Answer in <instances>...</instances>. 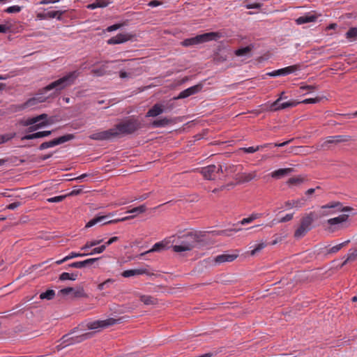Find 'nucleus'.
<instances>
[{"instance_id": "f257e3e1", "label": "nucleus", "mask_w": 357, "mask_h": 357, "mask_svg": "<svg viewBox=\"0 0 357 357\" xmlns=\"http://www.w3.org/2000/svg\"><path fill=\"white\" fill-rule=\"evenodd\" d=\"M142 127L140 121L134 116H130L124 120H122L119 123L113 127L116 134V138H119L123 136L132 135Z\"/></svg>"}, {"instance_id": "f03ea898", "label": "nucleus", "mask_w": 357, "mask_h": 357, "mask_svg": "<svg viewBox=\"0 0 357 357\" xmlns=\"http://www.w3.org/2000/svg\"><path fill=\"white\" fill-rule=\"evenodd\" d=\"M176 244L173 246L175 252L190 251L198 246L199 236L193 232H188L177 236Z\"/></svg>"}, {"instance_id": "7ed1b4c3", "label": "nucleus", "mask_w": 357, "mask_h": 357, "mask_svg": "<svg viewBox=\"0 0 357 357\" xmlns=\"http://www.w3.org/2000/svg\"><path fill=\"white\" fill-rule=\"evenodd\" d=\"M146 211V206L144 204H143V205L139 206L137 207H135L132 209L129 210L126 212L128 213H134L135 215L126 216V217H124L122 218L112 220H107V219L109 216L114 215L113 213H109L107 215L97 216V217H95L94 218L91 219V220H89L86 223V227H93L98 223H100L102 225H106V224H111V223H116L119 222H123V221L134 218L135 217L136 214L144 213Z\"/></svg>"}, {"instance_id": "20e7f679", "label": "nucleus", "mask_w": 357, "mask_h": 357, "mask_svg": "<svg viewBox=\"0 0 357 357\" xmlns=\"http://www.w3.org/2000/svg\"><path fill=\"white\" fill-rule=\"evenodd\" d=\"M80 72L79 70L70 72L63 77L51 82L45 87L43 88V91L54 90L55 92H59L74 84Z\"/></svg>"}, {"instance_id": "39448f33", "label": "nucleus", "mask_w": 357, "mask_h": 357, "mask_svg": "<svg viewBox=\"0 0 357 357\" xmlns=\"http://www.w3.org/2000/svg\"><path fill=\"white\" fill-rule=\"evenodd\" d=\"M80 327H84V324L79 325V327L74 328V330L70 334L65 335L61 337L60 340L61 343L57 346L59 350L68 345L79 343L91 337L93 335L91 333H84L76 336L70 337V335L74 333L76 331L79 330Z\"/></svg>"}, {"instance_id": "423d86ee", "label": "nucleus", "mask_w": 357, "mask_h": 357, "mask_svg": "<svg viewBox=\"0 0 357 357\" xmlns=\"http://www.w3.org/2000/svg\"><path fill=\"white\" fill-rule=\"evenodd\" d=\"M220 37L221 33L219 32L205 33L190 38H186L181 42V45L184 47H189L211 40H217Z\"/></svg>"}, {"instance_id": "0eeeda50", "label": "nucleus", "mask_w": 357, "mask_h": 357, "mask_svg": "<svg viewBox=\"0 0 357 357\" xmlns=\"http://www.w3.org/2000/svg\"><path fill=\"white\" fill-rule=\"evenodd\" d=\"M47 118V115L46 114H42L35 117L29 118L24 121V126H29L27 129V132H32L46 126L48 124V122L46 121Z\"/></svg>"}, {"instance_id": "6e6552de", "label": "nucleus", "mask_w": 357, "mask_h": 357, "mask_svg": "<svg viewBox=\"0 0 357 357\" xmlns=\"http://www.w3.org/2000/svg\"><path fill=\"white\" fill-rule=\"evenodd\" d=\"M119 321L118 319L109 318L105 320H98L86 324L85 327L89 330H95L113 326Z\"/></svg>"}, {"instance_id": "1a4fd4ad", "label": "nucleus", "mask_w": 357, "mask_h": 357, "mask_svg": "<svg viewBox=\"0 0 357 357\" xmlns=\"http://www.w3.org/2000/svg\"><path fill=\"white\" fill-rule=\"evenodd\" d=\"M116 132L113 130V128L107 130L100 131L91 134L89 138L93 140L104 141V140H112L116 139L115 135Z\"/></svg>"}, {"instance_id": "9d476101", "label": "nucleus", "mask_w": 357, "mask_h": 357, "mask_svg": "<svg viewBox=\"0 0 357 357\" xmlns=\"http://www.w3.org/2000/svg\"><path fill=\"white\" fill-rule=\"evenodd\" d=\"M348 218V215L342 214L337 217L328 219L327 223L331 227V230L334 231L336 229L344 228V223L347 221ZM346 227L347 226H345V227Z\"/></svg>"}, {"instance_id": "9b49d317", "label": "nucleus", "mask_w": 357, "mask_h": 357, "mask_svg": "<svg viewBox=\"0 0 357 357\" xmlns=\"http://www.w3.org/2000/svg\"><path fill=\"white\" fill-rule=\"evenodd\" d=\"M351 137L349 135H335V136H329L326 138L324 142L321 144V149H328L329 147V144H338L341 142H346L349 141Z\"/></svg>"}, {"instance_id": "f8f14e48", "label": "nucleus", "mask_w": 357, "mask_h": 357, "mask_svg": "<svg viewBox=\"0 0 357 357\" xmlns=\"http://www.w3.org/2000/svg\"><path fill=\"white\" fill-rule=\"evenodd\" d=\"M282 100V98L279 97L275 102H273L271 105V110L278 111L288 107H294L300 103V102H297L296 100H289L281 103L280 101Z\"/></svg>"}, {"instance_id": "ddd939ff", "label": "nucleus", "mask_w": 357, "mask_h": 357, "mask_svg": "<svg viewBox=\"0 0 357 357\" xmlns=\"http://www.w3.org/2000/svg\"><path fill=\"white\" fill-rule=\"evenodd\" d=\"M239 256V251L237 250H233L231 252H225L219 255L214 258V261L216 264H222L225 262H231L234 261Z\"/></svg>"}, {"instance_id": "4468645a", "label": "nucleus", "mask_w": 357, "mask_h": 357, "mask_svg": "<svg viewBox=\"0 0 357 357\" xmlns=\"http://www.w3.org/2000/svg\"><path fill=\"white\" fill-rule=\"evenodd\" d=\"M301 69V66L298 64L289 66L284 68H281L277 70H274L270 73H268L266 75H268L270 77H276V76H282V75H287L291 73H293L297 70H299Z\"/></svg>"}, {"instance_id": "2eb2a0df", "label": "nucleus", "mask_w": 357, "mask_h": 357, "mask_svg": "<svg viewBox=\"0 0 357 357\" xmlns=\"http://www.w3.org/2000/svg\"><path fill=\"white\" fill-rule=\"evenodd\" d=\"M197 171L207 180H214L216 174V166L215 165H210L204 167Z\"/></svg>"}, {"instance_id": "dca6fc26", "label": "nucleus", "mask_w": 357, "mask_h": 357, "mask_svg": "<svg viewBox=\"0 0 357 357\" xmlns=\"http://www.w3.org/2000/svg\"><path fill=\"white\" fill-rule=\"evenodd\" d=\"M175 238V236H172L169 238V240L165 239L164 241H162L155 243L150 250L142 253L140 255L144 256L150 252H160V251L166 249L168 244L172 241L171 238Z\"/></svg>"}, {"instance_id": "f3484780", "label": "nucleus", "mask_w": 357, "mask_h": 357, "mask_svg": "<svg viewBox=\"0 0 357 357\" xmlns=\"http://www.w3.org/2000/svg\"><path fill=\"white\" fill-rule=\"evenodd\" d=\"M202 89V84H199L193 86L189 87L181 91L176 99H182L188 98L192 95L196 94L199 92Z\"/></svg>"}, {"instance_id": "a211bd4d", "label": "nucleus", "mask_w": 357, "mask_h": 357, "mask_svg": "<svg viewBox=\"0 0 357 357\" xmlns=\"http://www.w3.org/2000/svg\"><path fill=\"white\" fill-rule=\"evenodd\" d=\"M74 138H75L74 135L67 134V135H63L58 138H55L52 140H50V141L46 142L47 144V147L51 148V147H54L55 146L63 144V143L68 142Z\"/></svg>"}, {"instance_id": "6ab92c4d", "label": "nucleus", "mask_w": 357, "mask_h": 357, "mask_svg": "<svg viewBox=\"0 0 357 357\" xmlns=\"http://www.w3.org/2000/svg\"><path fill=\"white\" fill-rule=\"evenodd\" d=\"M131 36L128 33H119L115 36L112 37L107 40L109 45L121 44L130 40Z\"/></svg>"}, {"instance_id": "aec40b11", "label": "nucleus", "mask_w": 357, "mask_h": 357, "mask_svg": "<svg viewBox=\"0 0 357 357\" xmlns=\"http://www.w3.org/2000/svg\"><path fill=\"white\" fill-rule=\"evenodd\" d=\"M335 202H330L326 205L321 206V211L319 212L320 216H328L338 213L337 208L331 207V205H334Z\"/></svg>"}, {"instance_id": "412c9836", "label": "nucleus", "mask_w": 357, "mask_h": 357, "mask_svg": "<svg viewBox=\"0 0 357 357\" xmlns=\"http://www.w3.org/2000/svg\"><path fill=\"white\" fill-rule=\"evenodd\" d=\"M98 259V258H91V259H86L84 261H75V262L70 264L68 265V266L70 268H82L86 266L93 264Z\"/></svg>"}, {"instance_id": "4be33fe9", "label": "nucleus", "mask_w": 357, "mask_h": 357, "mask_svg": "<svg viewBox=\"0 0 357 357\" xmlns=\"http://www.w3.org/2000/svg\"><path fill=\"white\" fill-rule=\"evenodd\" d=\"M52 131H51V130H45V131L37 132L32 133V134H29V135H26L22 137V140H24V139L29 140V139H33L47 137L52 134Z\"/></svg>"}, {"instance_id": "5701e85b", "label": "nucleus", "mask_w": 357, "mask_h": 357, "mask_svg": "<svg viewBox=\"0 0 357 357\" xmlns=\"http://www.w3.org/2000/svg\"><path fill=\"white\" fill-rule=\"evenodd\" d=\"M293 172L292 168H284L275 170L271 172V176L273 178H281Z\"/></svg>"}, {"instance_id": "b1692460", "label": "nucleus", "mask_w": 357, "mask_h": 357, "mask_svg": "<svg viewBox=\"0 0 357 357\" xmlns=\"http://www.w3.org/2000/svg\"><path fill=\"white\" fill-rule=\"evenodd\" d=\"M317 19V16L316 15L309 13V14H307V15H305L298 17L296 20V22L297 24H303L315 22Z\"/></svg>"}, {"instance_id": "393cba45", "label": "nucleus", "mask_w": 357, "mask_h": 357, "mask_svg": "<svg viewBox=\"0 0 357 357\" xmlns=\"http://www.w3.org/2000/svg\"><path fill=\"white\" fill-rule=\"evenodd\" d=\"M163 106L160 104L154 105L146 113V117H155L163 112Z\"/></svg>"}, {"instance_id": "a878e982", "label": "nucleus", "mask_w": 357, "mask_h": 357, "mask_svg": "<svg viewBox=\"0 0 357 357\" xmlns=\"http://www.w3.org/2000/svg\"><path fill=\"white\" fill-rule=\"evenodd\" d=\"M313 213H310L305 216L303 217L301 220V226L307 231H310L311 229V225L313 222Z\"/></svg>"}, {"instance_id": "bb28decb", "label": "nucleus", "mask_w": 357, "mask_h": 357, "mask_svg": "<svg viewBox=\"0 0 357 357\" xmlns=\"http://www.w3.org/2000/svg\"><path fill=\"white\" fill-rule=\"evenodd\" d=\"M257 177L256 172H252L249 173H242L238 176V179L240 183H247Z\"/></svg>"}, {"instance_id": "cd10ccee", "label": "nucleus", "mask_w": 357, "mask_h": 357, "mask_svg": "<svg viewBox=\"0 0 357 357\" xmlns=\"http://www.w3.org/2000/svg\"><path fill=\"white\" fill-rule=\"evenodd\" d=\"M304 204H305L304 199H298V200H289L284 203V206L287 208H300V207L303 206Z\"/></svg>"}, {"instance_id": "c85d7f7f", "label": "nucleus", "mask_w": 357, "mask_h": 357, "mask_svg": "<svg viewBox=\"0 0 357 357\" xmlns=\"http://www.w3.org/2000/svg\"><path fill=\"white\" fill-rule=\"evenodd\" d=\"M146 273L145 269H130L124 271L121 275L124 278H129L135 275H143Z\"/></svg>"}, {"instance_id": "c756f323", "label": "nucleus", "mask_w": 357, "mask_h": 357, "mask_svg": "<svg viewBox=\"0 0 357 357\" xmlns=\"http://www.w3.org/2000/svg\"><path fill=\"white\" fill-rule=\"evenodd\" d=\"M305 180V177L303 176L291 177L288 180L287 184L290 186H299L303 184Z\"/></svg>"}, {"instance_id": "7c9ffc66", "label": "nucleus", "mask_w": 357, "mask_h": 357, "mask_svg": "<svg viewBox=\"0 0 357 357\" xmlns=\"http://www.w3.org/2000/svg\"><path fill=\"white\" fill-rule=\"evenodd\" d=\"M272 146V144L269 143V144H265L264 145H261V146H257L256 147H254V146H250V147H243V148H241L240 150L243 151L244 153H255L259 150H260L261 149H263V148H265V147H271Z\"/></svg>"}, {"instance_id": "2f4dec72", "label": "nucleus", "mask_w": 357, "mask_h": 357, "mask_svg": "<svg viewBox=\"0 0 357 357\" xmlns=\"http://www.w3.org/2000/svg\"><path fill=\"white\" fill-rule=\"evenodd\" d=\"M140 301L145 305H155L157 303V299L149 295H141Z\"/></svg>"}, {"instance_id": "473e14b6", "label": "nucleus", "mask_w": 357, "mask_h": 357, "mask_svg": "<svg viewBox=\"0 0 357 357\" xmlns=\"http://www.w3.org/2000/svg\"><path fill=\"white\" fill-rule=\"evenodd\" d=\"M107 4L108 3L106 0H96L94 3L89 4L87 8L93 10L97 8L106 7Z\"/></svg>"}, {"instance_id": "72a5a7b5", "label": "nucleus", "mask_w": 357, "mask_h": 357, "mask_svg": "<svg viewBox=\"0 0 357 357\" xmlns=\"http://www.w3.org/2000/svg\"><path fill=\"white\" fill-rule=\"evenodd\" d=\"M171 122V120L167 118H163L161 119L155 120L153 122L152 125L155 128H161L165 127L169 124Z\"/></svg>"}, {"instance_id": "f704fd0d", "label": "nucleus", "mask_w": 357, "mask_h": 357, "mask_svg": "<svg viewBox=\"0 0 357 357\" xmlns=\"http://www.w3.org/2000/svg\"><path fill=\"white\" fill-rule=\"evenodd\" d=\"M77 278V273H62L59 276L60 280H75Z\"/></svg>"}, {"instance_id": "c9c22d12", "label": "nucleus", "mask_w": 357, "mask_h": 357, "mask_svg": "<svg viewBox=\"0 0 357 357\" xmlns=\"http://www.w3.org/2000/svg\"><path fill=\"white\" fill-rule=\"evenodd\" d=\"M331 207L337 208L338 213L339 212L351 211L352 210V208L351 207L343 206L342 203L340 202H335L334 205H331Z\"/></svg>"}, {"instance_id": "e433bc0d", "label": "nucleus", "mask_w": 357, "mask_h": 357, "mask_svg": "<svg viewBox=\"0 0 357 357\" xmlns=\"http://www.w3.org/2000/svg\"><path fill=\"white\" fill-rule=\"evenodd\" d=\"M55 296V292L52 289H48L45 292H43L40 295V299L52 300Z\"/></svg>"}, {"instance_id": "4c0bfd02", "label": "nucleus", "mask_w": 357, "mask_h": 357, "mask_svg": "<svg viewBox=\"0 0 357 357\" xmlns=\"http://www.w3.org/2000/svg\"><path fill=\"white\" fill-rule=\"evenodd\" d=\"M63 13H64V11L52 10V11L47 12L45 14V15L47 16V17H49V18H55V17H56L58 20H60Z\"/></svg>"}, {"instance_id": "58836bf2", "label": "nucleus", "mask_w": 357, "mask_h": 357, "mask_svg": "<svg viewBox=\"0 0 357 357\" xmlns=\"http://www.w3.org/2000/svg\"><path fill=\"white\" fill-rule=\"evenodd\" d=\"M346 38L351 40H356L357 38V28L352 27L349 29V31L346 33Z\"/></svg>"}, {"instance_id": "ea45409f", "label": "nucleus", "mask_w": 357, "mask_h": 357, "mask_svg": "<svg viewBox=\"0 0 357 357\" xmlns=\"http://www.w3.org/2000/svg\"><path fill=\"white\" fill-rule=\"evenodd\" d=\"M349 242V241H344V242H343L342 243H340L338 245L333 246L332 248H331L328 250V253L331 254V253H336V252H337L344 246H345Z\"/></svg>"}, {"instance_id": "a19ab883", "label": "nucleus", "mask_w": 357, "mask_h": 357, "mask_svg": "<svg viewBox=\"0 0 357 357\" xmlns=\"http://www.w3.org/2000/svg\"><path fill=\"white\" fill-rule=\"evenodd\" d=\"M307 231H308L307 229L300 225L294 232V237L296 238H301L303 237Z\"/></svg>"}, {"instance_id": "79ce46f5", "label": "nucleus", "mask_w": 357, "mask_h": 357, "mask_svg": "<svg viewBox=\"0 0 357 357\" xmlns=\"http://www.w3.org/2000/svg\"><path fill=\"white\" fill-rule=\"evenodd\" d=\"M251 51V47L249 46L240 48L236 50L235 54L236 56H242L248 54Z\"/></svg>"}, {"instance_id": "37998d69", "label": "nucleus", "mask_w": 357, "mask_h": 357, "mask_svg": "<svg viewBox=\"0 0 357 357\" xmlns=\"http://www.w3.org/2000/svg\"><path fill=\"white\" fill-rule=\"evenodd\" d=\"M47 91H43V89L40 90L39 93L36 95L34 97L36 99V101L39 102H43L46 101V100L48 98V96H45V93Z\"/></svg>"}, {"instance_id": "c03bdc74", "label": "nucleus", "mask_w": 357, "mask_h": 357, "mask_svg": "<svg viewBox=\"0 0 357 357\" xmlns=\"http://www.w3.org/2000/svg\"><path fill=\"white\" fill-rule=\"evenodd\" d=\"M357 259V250L349 252L347 259L343 262L342 265H345L349 261H354Z\"/></svg>"}, {"instance_id": "a18cd8bd", "label": "nucleus", "mask_w": 357, "mask_h": 357, "mask_svg": "<svg viewBox=\"0 0 357 357\" xmlns=\"http://www.w3.org/2000/svg\"><path fill=\"white\" fill-rule=\"evenodd\" d=\"M266 246V244L264 243H259L252 250L250 251V255H255L257 253L259 252L261 250H263Z\"/></svg>"}, {"instance_id": "49530a36", "label": "nucleus", "mask_w": 357, "mask_h": 357, "mask_svg": "<svg viewBox=\"0 0 357 357\" xmlns=\"http://www.w3.org/2000/svg\"><path fill=\"white\" fill-rule=\"evenodd\" d=\"M106 249V245H102L99 247L93 248L91 252H89V255H92L95 254H100L102 253Z\"/></svg>"}, {"instance_id": "de8ad7c7", "label": "nucleus", "mask_w": 357, "mask_h": 357, "mask_svg": "<svg viewBox=\"0 0 357 357\" xmlns=\"http://www.w3.org/2000/svg\"><path fill=\"white\" fill-rule=\"evenodd\" d=\"M73 297L75 298H81L84 297L86 296L84 291L82 288H78L77 289H74V291L72 292Z\"/></svg>"}, {"instance_id": "09e8293b", "label": "nucleus", "mask_w": 357, "mask_h": 357, "mask_svg": "<svg viewBox=\"0 0 357 357\" xmlns=\"http://www.w3.org/2000/svg\"><path fill=\"white\" fill-rule=\"evenodd\" d=\"M87 255H89V254L72 252L66 257V259L70 260L75 257H82Z\"/></svg>"}, {"instance_id": "8fccbe9b", "label": "nucleus", "mask_w": 357, "mask_h": 357, "mask_svg": "<svg viewBox=\"0 0 357 357\" xmlns=\"http://www.w3.org/2000/svg\"><path fill=\"white\" fill-rule=\"evenodd\" d=\"M21 10H22V8L19 6H12L8 7L5 10V12L7 13H20L21 11Z\"/></svg>"}, {"instance_id": "3c124183", "label": "nucleus", "mask_w": 357, "mask_h": 357, "mask_svg": "<svg viewBox=\"0 0 357 357\" xmlns=\"http://www.w3.org/2000/svg\"><path fill=\"white\" fill-rule=\"evenodd\" d=\"M38 103V102L36 101V99L34 97H33L31 98H29L26 102L24 103V105H22V108L33 107Z\"/></svg>"}, {"instance_id": "603ef678", "label": "nucleus", "mask_w": 357, "mask_h": 357, "mask_svg": "<svg viewBox=\"0 0 357 357\" xmlns=\"http://www.w3.org/2000/svg\"><path fill=\"white\" fill-rule=\"evenodd\" d=\"M114 282V280L113 279H107L105 281H104L103 282L99 284L98 286V289L100 291L103 290L105 288L108 287L109 284H112Z\"/></svg>"}, {"instance_id": "864d4df0", "label": "nucleus", "mask_w": 357, "mask_h": 357, "mask_svg": "<svg viewBox=\"0 0 357 357\" xmlns=\"http://www.w3.org/2000/svg\"><path fill=\"white\" fill-rule=\"evenodd\" d=\"M15 136V134H8L0 135V144L5 143L11 139Z\"/></svg>"}, {"instance_id": "5fc2aeb1", "label": "nucleus", "mask_w": 357, "mask_h": 357, "mask_svg": "<svg viewBox=\"0 0 357 357\" xmlns=\"http://www.w3.org/2000/svg\"><path fill=\"white\" fill-rule=\"evenodd\" d=\"M10 24H0V33H6L10 31Z\"/></svg>"}, {"instance_id": "6e6d98bb", "label": "nucleus", "mask_w": 357, "mask_h": 357, "mask_svg": "<svg viewBox=\"0 0 357 357\" xmlns=\"http://www.w3.org/2000/svg\"><path fill=\"white\" fill-rule=\"evenodd\" d=\"M65 197H66V196H62V195L61 196H56V197L47 199V202H50V203L60 202H62Z\"/></svg>"}, {"instance_id": "4d7b16f0", "label": "nucleus", "mask_w": 357, "mask_h": 357, "mask_svg": "<svg viewBox=\"0 0 357 357\" xmlns=\"http://www.w3.org/2000/svg\"><path fill=\"white\" fill-rule=\"evenodd\" d=\"M91 73L96 76H102V75H105V70L103 67H102L98 69L92 70Z\"/></svg>"}, {"instance_id": "13d9d810", "label": "nucleus", "mask_w": 357, "mask_h": 357, "mask_svg": "<svg viewBox=\"0 0 357 357\" xmlns=\"http://www.w3.org/2000/svg\"><path fill=\"white\" fill-rule=\"evenodd\" d=\"M73 291H74V288L73 287H67L62 289L59 291V294L61 295H68L69 294H72Z\"/></svg>"}, {"instance_id": "bf43d9fd", "label": "nucleus", "mask_w": 357, "mask_h": 357, "mask_svg": "<svg viewBox=\"0 0 357 357\" xmlns=\"http://www.w3.org/2000/svg\"><path fill=\"white\" fill-rule=\"evenodd\" d=\"M319 98H307V99H305L303 100L301 102L303 103V104H312V103H317L319 101Z\"/></svg>"}, {"instance_id": "052dcab7", "label": "nucleus", "mask_w": 357, "mask_h": 357, "mask_svg": "<svg viewBox=\"0 0 357 357\" xmlns=\"http://www.w3.org/2000/svg\"><path fill=\"white\" fill-rule=\"evenodd\" d=\"M293 218V213L287 214L284 217L279 220V222H285L290 221Z\"/></svg>"}, {"instance_id": "680f3d73", "label": "nucleus", "mask_w": 357, "mask_h": 357, "mask_svg": "<svg viewBox=\"0 0 357 357\" xmlns=\"http://www.w3.org/2000/svg\"><path fill=\"white\" fill-rule=\"evenodd\" d=\"M83 192V190L82 188H77V189H73L70 193H69V195H71V196H75V195H78L81 193H82Z\"/></svg>"}, {"instance_id": "e2e57ef3", "label": "nucleus", "mask_w": 357, "mask_h": 357, "mask_svg": "<svg viewBox=\"0 0 357 357\" xmlns=\"http://www.w3.org/2000/svg\"><path fill=\"white\" fill-rule=\"evenodd\" d=\"M120 27H121V24H113L112 26H108L107 28V31L109 32H111V31L117 30Z\"/></svg>"}, {"instance_id": "0e129e2a", "label": "nucleus", "mask_w": 357, "mask_h": 357, "mask_svg": "<svg viewBox=\"0 0 357 357\" xmlns=\"http://www.w3.org/2000/svg\"><path fill=\"white\" fill-rule=\"evenodd\" d=\"M118 240H119L118 236L112 237L107 242H105V243L104 245H106V247L109 246L111 244H112L113 243L116 242Z\"/></svg>"}, {"instance_id": "69168bd1", "label": "nucleus", "mask_w": 357, "mask_h": 357, "mask_svg": "<svg viewBox=\"0 0 357 357\" xmlns=\"http://www.w3.org/2000/svg\"><path fill=\"white\" fill-rule=\"evenodd\" d=\"M261 3H252V4H247L245 6V7L248 8V9H251V8H261Z\"/></svg>"}, {"instance_id": "338daca9", "label": "nucleus", "mask_w": 357, "mask_h": 357, "mask_svg": "<svg viewBox=\"0 0 357 357\" xmlns=\"http://www.w3.org/2000/svg\"><path fill=\"white\" fill-rule=\"evenodd\" d=\"M20 206V203L18 202H13V203L10 204L7 206V208H8L10 210H14V209H15L16 208H17Z\"/></svg>"}, {"instance_id": "774afa93", "label": "nucleus", "mask_w": 357, "mask_h": 357, "mask_svg": "<svg viewBox=\"0 0 357 357\" xmlns=\"http://www.w3.org/2000/svg\"><path fill=\"white\" fill-rule=\"evenodd\" d=\"M161 4H162L161 1H157V0H153V1H151L148 3V6H151V7H156V6H160Z\"/></svg>"}]
</instances>
